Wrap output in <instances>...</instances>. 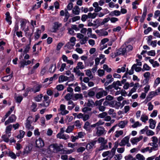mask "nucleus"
I'll return each mask as SVG.
<instances>
[{
    "label": "nucleus",
    "instance_id": "f257e3e1",
    "mask_svg": "<svg viewBox=\"0 0 160 160\" xmlns=\"http://www.w3.org/2000/svg\"><path fill=\"white\" fill-rule=\"evenodd\" d=\"M56 152H61V153L62 154H70L74 152V150L72 149L69 150L64 149L63 148V146L62 144H60L59 145H58V144H56Z\"/></svg>",
    "mask_w": 160,
    "mask_h": 160
},
{
    "label": "nucleus",
    "instance_id": "f03ea898",
    "mask_svg": "<svg viewBox=\"0 0 160 160\" xmlns=\"http://www.w3.org/2000/svg\"><path fill=\"white\" fill-rule=\"evenodd\" d=\"M97 141L98 143H101V146L99 148L100 151L108 148V145H105L108 142L107 140L103 138L100 137L98 139Z\"/></svg>",
    "mask_w": 160,
    "mask_h": 160
},
{
    "label": "nucleus",
    "instance_id": "7ed1b4c3",
    "mask_svg": "<svg viewBox=\"0 0 160 160\" xmlns=\"http://www.w3.org/2000/svg\"><path fill=\"white\" fill-rule=\"evenodd\" d=\"M33 122V118L32 116H29L26 120V123L25 124V127L26 129L29 130L31 129L33 130L34 129L33 126H32L31 124Z\"/></svg>",
    "mask_w": 160,
    "mask_h": 160
},
{
    "label": "nucleus",
    "instance_id": "20e7f679",
    "mask_svg": "<svg viewBox=\"0 0 160 160\" xmlns=\"http://www.w3.org/2000/svg\"><path fill=\"white\" fill-rule=\"evenodd\" d=\"M130 137L127 136L123 138L119 143V145L120 146H125L126 145L128 147L131 146V144L129 142Z\"/></svg>",
    "mask_w": 160,
    "mask_h": 160
},
{
    "label": "nucleus",
    "instance_id": "39448f33",
    "mask_svg": "<svg viewBox=\"0 0 160 160\" xmlns=\"http://www.w3.org/2000/svg\"><path fill=\"white\" fill-rule=\"evenodd\" d=\"M117 53L119 55H121L123 56L127 52V49H126L124 45H122L120 48L117 49Z\"/></svg>",
    "mask_w": 160,
    "mask_h": 160
},
{
    "label": "nucleus",
    "instance_id": "423d86ee",
    "mask_svg": "<svg viewBox=\"0 0 160 160\" xmlns=\"http://www.w3.org/2000/svg\"><path fill=\"white\" fill-rule=\"evenodd\" d=\"M11 135L10 131H6V134L2 135V138L5 142H9V138L11 136Z\"/></svg>",
    "mask_w": 160,
    "mask_h": 160
},
{
    "label": "nucleus",
    "instance_id": "0eeeda50",
    "mask_svg": "<svg viewBox=\"0 0 160 160\" xmlns=\"http://www.w3.org/2000/svg\"><path fill=\"white\" fill-rule=\"evenodd\" d=\"M35 143L36 147L38 148H42L44 145L43 140L40 138L37 139Z\"/></svg>",
    "mask_w": 160,
    "mask_h": 160
},
{
    "label": "nucleus",
    "instance_id": "6e6552de",
    "mask_svg": "<svg viewBox=\"0 0 160 160\" xmlns=\"http://www.w3.org/2000/svg\"><path fill=\"white\" fill-rule=\"evenodd\" d=\"M64 131H61L57 135V137L60 139H63L64 140L68 139L69 138V137L68 135H66L63 134Z\"/></svg>",
    "mask_w": 160,
    "mask_h": 160
},
{
    "label": "nucleus",
    "instance_id": "1a4fd4ad",
    "mask_svg": "<svg viewBox=\"0 0 160 160\" xmlns=\"http://www.w3.org/2000/svg\"><path fill=\"white\" fill-rule=\"evenodd\" d=\"M13 76V72L8 75L5 76L1 78V80L4 82H7L10 80Z\"/></svg>",
    "mask_w": 160,
    "mask_h": 160
},
{
    "label": "nucleus",
    "instance_id": "9d476101",
    "mask_svg": "<svg viewBox=\"0 0 160 160\" xmlns=\"http://www.w3.org/2000/svg\"><path fill=\"white\" fill-rule=\"evenodd\" d=\"M61 26V24H58V22H55L54 23V25L52 28V32H55L58 29V28Z\"/></svg>",
    "mask_w": 160,
    "mask_h": 160
},
{
    "label": "nucleus",
    "instance_id": "9b49d317",
    "mask_svg": "<svg viewBox=\"0 0 160 160\" xmlns=\"http://www.w3.org/2000/svg\"><path fill=\"white\" fill-rule=\"evenodd\" d=\"M149 127L152 129H154L155 128L156 121L152 118H150L149 120Z\"/></svg>",
    "mask_w": 160,
    "mask_h": 160
},
{
    "label": "nucleus",
    "instance_id": "f8f14e48",
    "mask_svg": "<svg viewBox=\"0 0 160 160\" xmlns=\"http://www.w3.org/2000/svg\"><path fill=\"white\" fill-rule=\"evenodd\" d=\"M97 140H94L91 141L88 143L86 146V149L87 150H90L93 148L94 145L96 144Z\"/></svg>",
    "mask_w": 160,
    "mask_h": 160
},
{
    "label": "nucleus",
    "instance_id": "ddd939ff",
    "mask_svg": "<svg viewBox=\"0 0 160 160\" xmlns=\"http://www.w3.org/2000/svg\"><path fill=\"white\" fill-rule=\"evenodd\" d=\"M142 138L143 137L142 136H140L139 138H132L131 139V142L132 144H134L142 140Z\"/></svg>",
    "mask_w": 160,
    "mask_h": 160
},
{
    "label": "nucleus",
    "instance_id": "4468645a",
    "mask_svg": "<svg viewBox=\"0 0 160 160\" xmlns=\"http://www.w3.org/2000/svg\"><path fill=\"white\" fill-rule=\"evenodd\" d=\"M6 15V21L9 23V25H10L12 23L11 18H12L10 16V14L9 12H7L5 14Z\"/></svg>",
    "mask_w": 160,
    "mask_h": 160
},
{
    "label": "nucleus",
    "instance_id": "2eb2a0df",
    "mask_svg": "<svg viewBox=\"0 0 160 160\" xmlns=\"http://www.w3.org/2000/svg\"><path fill=\"white\" fill-rule=\"evenodd\" d=\"M41 33V30L38 28L36 32L34 33V38L35 40H38L40 38Z\"/></svg>",
    "mask_w": 160,
    "mask_h": 160
},
{
    "label": "nucleus",
    "instance_id": "dca6fc26",
    "mask_svg": "<svg viewBox=\"0 0 160 160\" xmlns=\"http://www.w3.org/2000/svg\"><path fill=\"white\" fill-rule=\"evenodd\" d=\"M128 122L127 120L121 121L119 122L118 126L121 128H123L128 123Z\"/></svg>",
    "mask_w": 160,
    "mask_h": 160
},
{
    "label": "nucleus",
    "instance_id": "f3484780",
    "mask_svg": "<svg viewBox=\"0 0 160 160\" xmlns=\"http://www.w3.org/2000/svg\"><path fill=\"white\" fill-rule=\"evenodd\" d=\"M134 69H135V70L136 72H140L142 70V68L140 67H137V66H136V67H134L132 69V73H131L130 72L129 73V75H131L134 73Z\"/></svg>",
    "mask_w": 160,
    "mask_h": 160
},
{
    "label": "nucleus",
    "instance_id": "a211bd4d",
    "mask_svg": "<svg viewBox=\"0 0 160 160\" xmlns=\"http://www.w3.org/2000/svg\"><path fill=\"white\" fill-rule=\"evenodd\" d=\"M83 98L82 95V94L76 93L74 94V98H72V100L73 101L77 100L79 98L82 99Z\"/></svg>",
    "mask_w": 160,
    "mask_h": 160
},
{
    "label": "nucleus",
    "instance_id": "6ab92c4d",
    "mask_svg": "<svg viewBox=\"0 0 160 160\" xmlns=\"http://www.w3.org/2000/svg\"><path fill=\"white\" fill-rule=\"evenodd\" d=\"M56 144H54L50 145L49 147V149L51 152H56Z\"/></svg>",
    "mask_w": 160,
    "mask_h": 160
},
{
    "label": "nucleus",
    "instance_id": "aec40b11",
    "mask_svg": "<svg viewBox=\"0 0 160 160\" xmlns=\"http://www.w3.org/2000/svg\"><path fill=\"white\" fill-rule=\"evenodd\" d=\"M98 13L94 12L92 13L91 12H89L88 13V16L89 18H91L92 19L95 18L98 15Z\"/></svg>",
    "mask_w": 160,
    "mask_h": 160
},
{
    "label": "nucleus",
    "instance_id": "412c9836",
    "mask_svg": "<svg viewBox=\"0 0 160 160\" xmlns=\"http://www.w3.org/2000/svg\"><path fill=\"white\" fill-rule=\"evenodd\" d=\"M150 93L151 92L149 93L146 97V101H147V102L150 101L153 97L156 96L155 94H151Z\"/></svg>",
    "mask_w": 160,
    "mask_h": 160
},
{
    "label": "nucleus",
    "instance_id": "4be33fe9",
    "mask_svg": "<svg viewBox=\"0 0 160 160\" xmlns=\"http://www.w3.org/2000/svg\"><path fill=\"white\" fill-rule=\"evenodd\" d=\"M42 94H40L39 95H38L36 97H35V100L37 102H39L42 100Z\"/></svg>",
    "mask_w": 160,
    "mask_h": 160
},
{
    "label": "nucleus",
    "instance_id": "5701e85b",
    "mask_svg": "<svg viewBox=\"0 0 160 160\" xmlns=\"http://www.w3.org/2000/svg\"><path fill=\"white\" fill-rule=\"evenodd\" d=\"M34 27H33L32 29H32V33H31L30 34V35L29 36H28V38L29 40V42L30 43V44H31L32 40L33 39V38H32V36L33 33V32L34 31Z\"/></svg>",
    "mask_w": 160,
    "mask_h": 160
},
{
    "label": "nucleus",
    "instance_id": "b1692460",
    "mask_svg": "<svg viewBox=\"0 0 160 160\" xmlns=\"http://www.w3.org/2000/svg\"><path fill=\"white\" fill-rule=\"evenodd\" d=\"M75 43H71V42H68L65 45V47H66L67 48L70 49H71L72 48V47L75 45Z\"/></svg>",
    "mask_w": 160,
    "mask_h": 160
},
{
    "label": "nucleus",
    "instance_id": "393cba45",
    "mask_svg": "<svg viewBox=\"0 0 160 160\" xmlns=\"http://www.w3.org/2000/svg\"><path fill=\"white\" fill-rule=\"evenodd\" d=\"M65 18L64 19V21L66 22L67 21L70 17V14L67 9L65 10Z\"/></svg>",
    "mask_w": 160,
    "mask_h": 160
},
{
    "label": "nucleus",
    "instance_id": "a878e982",
    "mask_svg": "<svg viewBox=\"0 0 160 160\" xmlns=\"http://www.w3.org/2000/svg\"><path fill=\"white\" fill-rule=\"evenodd\" d=\"M136 158L138 160H145V158L143 156L139 153H138L136 155Z\"/></svg>",
    "mask_w": 160,
    "mask_h": 160
},
{
    "label": "nucleus",
    "instance_id": "bb28decb",
    "mask_svg": "<svg viewBox=\"0 0 160 160\" xmlns=\"http://www.w3.org/2000/svg\"><path fill=\"white\" fill-rule=\"evenodd\" d=\"M123 134L122 131H116L115 133V136L116 138H118Z\"/></svg>",
    "mask_w": 160,
    "mask_h": 160
},
{
    "label": "nucleus",
    "instance_id": "cd10ccee",
    "mask_svg": "<svg viewBox=\"0 0 160 160\" xmlns=\"http://www.w3.org/2000/svg\"><path fill=\"white\" fill-rule=\"evenodd\" d=\"M77 69H83L84 68V66L83 65L82 62H79L77 64V66H76Z\"/></svg>",
    "mask_w": 160,
    "mask_h": 160
},
{
    "label": "nucleus",
    "instance_id": "c85d7f7f",
    "mask_svg": "<svg viewBox=\"0 0 160 160\" xmlns=\"http://www.w3.org/2000/svg\"><path fill=\"white\" fill-rule=\"evenodd\" d=\"M151 68L147 65V64L145 63L143 65V68L142 69V71H149L150 70Z\"/></svg>",
    "mask_w": 160,
    "mask_h": 160
},
{
    "label": "nucleus",
    "instance_id": "c756f323",
    "mask_svg": "<svg viewBox=\"0 0 160 160\" xmlns=\"http://www.w3.org/2000/svg\"><path fill=\"white\" fill-rule=\"evenodd\" d=\"M94 105V103L92 100L88 101V102L87 104V106L88 107H93Z\"/></svg>",
    "mask_w": 160,
    "mask_h": 160
},
{
    "label": "nucleus",
    "instance_id": "7c9ffc66",
    "mask_svg": "<svg viewBox=\"0 0 160 160\" xmlns=\"http://www.w3.org/2000/svg\"><path fill=\"white\" fill-rule=\"evenodd\" d=\"M25 134V132L24 131H20V133L17 136V137L18 138L21 139L22 138Z\"/></svg>",
    "mask_w": 160,
    "mask_h": 160
},
{
    "label": "nucleus",
    "instance_id": "2f4dec72",
    "mask_svg": "<svg viewBox=\"0 0 160 160\" xmlns=\"http://www.w3.org/2000/svg\"><path fill=\"white\" fill-rule=\"evenodd\" d=\"M88 37H87V36H85L83 38L82 40H80V43L82 45L85 44L86 43V42L88 40Z\"/></svg>",
    "mask_w": 160,
    "mask_h": 160
},
{
    "label": "nucleus",
    "instance_id": "473e14b6",
    "mask_svg": "<svg viewBox=\"0 0 160 160\" xmlns=\"http://www.w3.org/2000/svg\"><path fill=\"white\" fill-rule=\"evenodd\" d=\"M16 116L14 114H12L11 116H10L8 118V121H10L11 122H13L15 120Z\"/></svg>",
    "mask_w": 160,
    "mask_h": 160
},
{
    "label": "nucleus",
    "instance_id": "72a5a7b5",
    "mask_svg": "<svg viewBox=\"0 0 160 160\" xmlns=\"http://www.w3.org/2000/svg\"><path fill=\"white\" fill-rule=\"evenodd\" d=\"M40 121L41 126L44 127H45V118L44 117H41L40 119Z\"/></svg>",
    "mask_w": 160,
    "mask_h": 160
},
{
    "label": "nucleus",
    "instance_id": "f704fd0d",
    "mask_svg": "<svg viewBox=\"0 0 160 160\" xmlns=\"http://www.w3.org/2000/svg\"><path fill=\"white\" fill-rule=\"evenodd\" d=\"M23 98V97L21 96L17 97L15 98L16 102L20 103L22 101Z\"/></svg>",
    "mask_w": 160,
    "mask_h": 160
},
{
    "label": "nucleus",
    "instance_id": "c9c22d12",
    "mask_svg": "<svg viewBox=\"0 0 160 160\" xmlns=\"http://www.w3.org/2000/svg\"><path fill=\"white\" fill-rule=\"evenodd\" d=\"M64 86L62 84H59L56 87V89L58 91H62L64 89Z\"/></svg>",
    "mask_w": 160,
    "mask_h": 160
},
{
    "label": "nucleus",
    "instance_id": "e433bc0d",
    "mask_svg": "<svg viewBox=\"0 0 160 160\" xmlns=\"http://www.w3.org/2000/svg\"><path fill=\"white\" fill-rule=\"evenodd\" d=\"M8 156L13 159H15L16 158V154L11 151L9 152L8 153Z\"/></svg>",
    "mask_w": 160,
    "mask_h": 160
},
{
    "label": "nucleus",
    "instance_id": "4c0bfd02",
    "mask_svg": "<svg viewBox=\"0 0 160 160\" xmlns=\"http://www.w3.org/2000/svg\"><path fill=\"white\" fill-rule=\"evenodd\" d=\"M42 86L41 85H38V86H36L34 88V93H36L37 92H39L42 88Z\"/></svg>",
    "mask_w": 160,
    "mask_h": 160
},
{
    "label": "nucleus",
    "instance_id": "58836bf2",
    "mask_svg": "<svg viewBox=\"0 0 160 160\" xmlns=\"http://www.w3.org/2000/svg\"><path fill=\"white\" fill-rule=\"evenodd\" d=\"M122 158V156L121 154H116L114 156L115 160H121Z\"/></svg>",
    "mask_w": 160,
    "mask_h": 160
},
{
    "label": "nucleus",
    "instance_id": "ea45409f",
    "mask_svg": "<svg viewBox=\"0 0 160 160\" xmlns=\"http://www.w3.org/2000/svg\"><path fill=\"white\" fill-rule=\"evenodd\" d=\"M105 131H97L96 134L97 136H99L105 134Z\"/></svg>",
    "mask_w": 160,
    "mask_h": 160
},
{
    "label": "nucleus",
    "instance_id": "a19ab883",
    "mask_svg": "<svg viewBox=\"0 0 160 160\" xmlns=\"http://www.w3.org/2000/svg\"><path fill=\"white\" fill-rule=\"evenodd\" d=\"M125 46L126 49H127V51L129 52L132 50L133 49L132 46L131 45H129L127 46L126 44L124 45Z\"/></svg>",
    "mask_w": 160,
    "mask_h": 160
},
{
    "label": "nucleus",
    "instance_id": "79ce46f5",
    "mask_svg": "<svg viewBox=\"0 0 160 160\" xmlns=\"http://www.w3.org/2000/svg\"><path fill=\"white\" fill-rule=\"evenodd\" d=\"M110 154L111 152H110V151H108L103 152L102 154V155L103 157H105L108 155V157L109 158L110 157Z\"/></svg>",
    "mask_w": 160,
    "mask_h": 160
},
{
    "label": "nucleus",
    "instance_id": "37998d69",
    "mask_svg": "<svg viewBox=\"0 0 160 160\" xmlns=\"http://www.w3.org/2000/svg\"><path fill=\"white\" fill-rule=\"evenodd\" d=\"M98 75L100 77H102L104 75L105 72L102 69H99L98 70Z\"/></svg>",
    "mask_w": 160,
    "mask_h": 160
},
{
    "label": "nucleus",
    "instance_id": "c03bdc74",
    "mask_svg": "<svg viewBox=\"0 0 160 160\" xmlns=\"http://www.w3.org/2000/svg\"><path fill=\"white\" fill-rule=\"evenodd\" d=\"M142 125L141 124L139 123L138 121L135 122L132 125V127L134 128H136Z\"/></svg>",
    "mask_w": 160,
    "mask_h": 160
},
{
    "label": "nucleus",
    "instance_id": "a18cd8bd",
    "mask_svg": "<svg viewBox=\"0 0 160 160\" xmlns=\"http://www.w3.org/2000/svg\"><path fill=\"white\" fill-rule=\"evenodd\" d=\"M88 18V15L86 14H83L82 16L81 20L82 22H85Z\"/></svg>",
    "mask_w": 160,
    "mask_h": 160
},
{
    "label": "nucleus",
    "instance_id": "49530a36",
    "mask_svg": "<svg viewBox=\"0 0 160 160\" xmlns=\"http://www.w3.org/2000/svg\"><path fill=\"white\" fill-rule=\"evenodd\" d=\"M148 55L152 56H154L155 55V50H152L148 51L147 52Z\"/></svg>",
    "mask_w": 160,
    "mask_h": 160
},
{
    "label": "nucleus",
    "instance_id": "de8ad7c7",
    "mask_svg": "<svg viewBox=\"0 0 160 160\" xmlns=\"http://www.w3.org/2000/svg\"><path fill=\"white\" fill-rule=\"evenodd\" d=\"M107 114L106 112H103L102 113H100L98 115V117L101 118H104L107 116Z\"/></svg>",
    "mask_w": 160,
    "mask_h": 160
},
{
    "label": "nucleus",
    "instance_id": "09e8293b",
    "mask_svg": "<svg viewBox=\"0 0 160 160\" xmlns=\"http://www.w3.org/2000/svg\"><path fill=\"white\" fill-rule=\"evenodd\" d=\"M30 43H29V44H28L27 45H26V47L23 51V52L24 53H27L29 52V49H30Z\"/></svg>",
    "mask_w": 160,
    "mask_h": 160
},
{
    "label": "nucleus",
    "instance_id": "8fccbe9b",
    "mask_svg": "<svg viewBox=\"0 0 160 160\" xmlns=\"http://www.w3.org/2000/svg\"><path fill=\"white\" fill-rule=\"evenodd\" d=\"M141 119L143 122H146L148 120V117L147 115H145L143 116H141Z\"/></svg>",
    "mask_w": 160,
    "mask_h": 160
},
{
    "label": "nucleus",
    "instance_id": "3c124183",
    "mask_svg": "<svg viewBox=\"0 0 160 160\" xmlns=\"http://www.w3.org/2000/svg\"><path fill=\"white\" fill-rule=\"evenodd\" d=\"M103 96L102 92V91H100L97 93L96 97L97 99H99Z\"/></svg>",
    "mask_w": 160,
    "mask_h": 160
},
{
    "label": "nucleus",
    "instance_id": "603ef678",
    "mask_svg": "<svg viewBox=\"0 0 160 160\" xmlns=\"http://www.w3.org/2000/svg\"><path fill=\"white\" fill-rule=\"evenodd\" d=\"M160 92V87L158 88L156 90L155 92H154V91L151 92V94H155L156 95H158V93Z\"/></svg>",
    "mask_w": 160,
    "mask_h": 160
},
{
    "label": "nucleus",
    "instance_id": "864d4df0",
    "mask_svg": "<svg viewBox=\"0 0 160 160\" xmlns=\"http://www.w3.org/2000/svg\"><path fill=\"white\" fill-rule=\"evenodd\" d=\"M67 8L68 10H71L73 7V3L72 2L69 3L67 6Z\"/></svg>",
    "mask_w": 160,
    "mask_h": 160
},
{
    "label": "nucleus",
    "instance_id": "5fc2aeb1",
    "mask_svg": "<svg viewBox=\"0 0 160 160\" xmlns=\"http://www.w3.org/2000/svg\"><path fill=\"white\" fill-rule=\"evenodd\" d=\"M20 68H24L25 66H26L27 64L26 63V60H24L23 61H21L20 62Z\"/></svg>",
    "mask_w": 160,
    "mask_h": 160
},
{
    "label": "nucleus",
    "instance_id": "6e6d98bb",
    "mask_svg": "<svg viewBox=\"0 0 160 160\" xmlns=\"http://www.w3.org/2000/svg\"><path fill=\"white\" fill-rule=\"evenodd\" d=\"M80 17L79 16H76L73 17L71 18L72 22H74L77 20H78L80 19Z\"/></svg>",
    "mask_w": 160,
    "mask_h": 160
},
{
    "label": "nucleus",
    "instance_id": "4d7b16f0",
    "mask_svg": "<svg viewBox=\"0 0 160 160\" xmlns=\"http://www.w3.org/2000/svg\"><path fill=\"white\" fill-rule=\"evenodd\" d=\"M113 99L114 97L110 95H108L105 98V99L106 100L109 101H112L113 100Z\"/></svg>",
    "mask_w": 160,
    "mask_h": 160
},
{
    "label": "nucleus",
    "instance_id": "13d9d810",
    "mask_svg": "<svg viewBox=\"0 0 160 160\" xmlns=\"http://www.w3.org/2000/svg\"><path fill=\"white\" fill-rule=\"evenodd\" d=\"M85 133L82 132H80L78 133V138H82L85 135Z\"/></svg>",
    "mask_w": 160,
    "mask_h": 160
},
{
    "label": "nucleus",
    "instance_id": "bf43d9fd",
    "mask_svg": "<svg viewBox=\"0 0 160 160\" xmlns=\"http://www.w3.org/2000/svg\"><path fill=\"white\" fill-rule=\"evenodd\" d=\"M158 113V111L156 110H154L153 111L152 113L150 115L151 117H154L157 116Z\"/></svg>",
    "mask_w": 160,
    "mask_h": 160
},
{
    "label": "nucleus",
    "instance_id": "052dcab7",
    "mask_svg": "<svg viewBox=\"0 0 160 160\" xmlns=\"http://www.w3.org/2000/svg\"><path fill=\"white\" fill-rule=\"evenodd\" d=\"M148 110L149 111H152L153 108V106L151 102H149L148 104Z\"/></svg>",
    "mask_w": 160,
    "mask_h": 160
},
{
    "label": "nucleus",
    "instance_id": "680f3d73",
    "mask_svg": "<svg viewBox=\"0 0 160 160\" xmlns=\"http://www.w3.org/2000/svg\"><path fill=\"white\" fill-rule=\"evenodd\" d=\"M149 151L150 148L149 147H147L146 148H142L141 150V152L142 153H145L148 151L149 152Z\"/></svg>",
    "mask_w": 160,
    "mask_h": 160
},
{
    "label": "nucleus",
    "instance_id": "e2e57ef3",
    "mask_svg": "<svg viewBox=\"0 0 160 160\" xmlns=\"http://www.w3.org/2000/svg\"><path fill=\"white\" fill-rule=\"evenodd\" d=\"M125 148H117V151L119 153H122L124 151Z\"/></svg>",
    "mask_w": 160,
    "mask_h": 160
},
{
    "label": "nucleus",
    "instance_id": "0e129e2a",
    "mask_svg": "<svg viewBox=\"0 0 160 160\" xmlns=\"http://www.w3.org/2000/svg\"><path fill=\"white\" fill-rule=\"evenodd\" d=\"M133 157L130 154H129L125 157V160H132Z\"/></svg>",
    "mask_w": 160,
    "mask_h": 160
},
{
    "label": "nucleus",
    "instance_id": "69168bd1",
    "mask_svg": "<svg viewBox=\"0 0 160 160\" xmlns=\"http://www.w3.org/2000/svg\"><path fill=\"white\" fill-rule=\"evenodd\" d=\"M85 150V148L83 147H80L77 149L78 152H82Z\"/></svg>",
    "mask_w": 160,
    "mask_h": 160
},
{
    "label": "nucleus",
    "instance_id": "338daca9",
    "mask_svg": "<svg viewBox=\"0 0 160 160\" xmlns=\"http://www.w3.org/2000/svg\"><path fill=\"white\" fill-rule=\"evenodd\" d=\"M152 30L151 27H148V28L144 31V33L145 34H147L149 32Z\"/></svg>",
    "mask_w": 160,
    "mask_h": 160
},
{
    "label": "nucleus",
    "instance_id": "774afa93",
    "mask_svg": "<svg viewBox=\"0 0 160 160\" xmlns=\"http://www.w3.org/2000/svg\"><path fill=\"white\" fill-rule=\"evenodd\" d=\"M159 83H160V78L158 77L155 81L154 85L156 84L157 86Z\"/></svg>",
    "mask_w": 160,
    "mask_h": 160
}]
</instances>
